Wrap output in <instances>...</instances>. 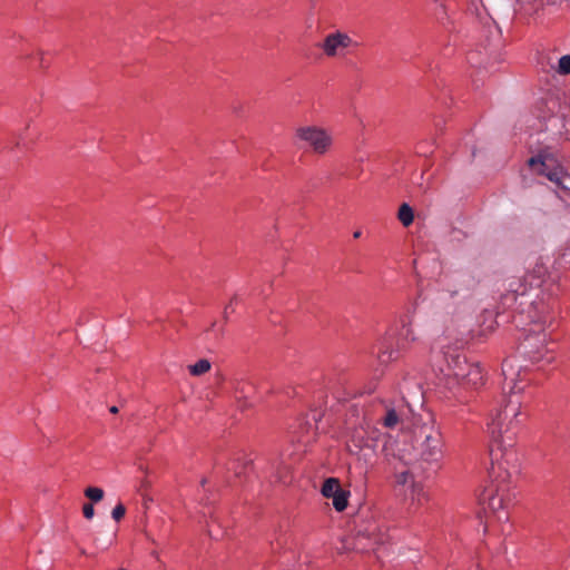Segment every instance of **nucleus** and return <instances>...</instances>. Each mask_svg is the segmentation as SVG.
<instances>
[{
  "label": "nucleus",
  "instance_id": "1",
  "mask_svg": "<svg viewBox=\"0 0 570 570\" xmlns=\"http://www.w3.org/2000/svg\"><path fill=\"white\" fill-rule=\"evenodd\" d=\"M503 393L501 401L491 412L488 423L490 436V475L508 480L520 472V462L514 444L525 421L521 411L522 394L528 384V370L517 356L502 363Z\"/></svg>",
  "mask_w": 570,
  "mask_h": 570
},
{
  "label": "nucleus",
  "instance_id": "2",
  "mask_svg": "<svg viewBox=\"0 0 570 570\" xmlns=\"http://www.w3.org/2000/svg\"><path fill=\"white\" fill-rule=\"evenodd\" d=\"M514 301L520 308L513 316L515 326L523 325L527 320L531 328L522 327L524 337L520 342L518 352L531 363H551L556 357V344L548 342L544 326L551 321L550 313L553 305L544 296L530 298L528 294H515Z\"/></svg>",
  "mask_w": 570,
  "mask_h": 570
},
{
  "label": "nucleus",
  "instance_id": "3",
  "mask_svg": "<svg viewBox=\"0 0 570 570\" xmlns=\"http://www.w3.org/2000/svg\"><path fill=\"white\" fill-rule=\"evenodd\" d=\"M463 340L455 343H441L439 370L442 374L444 389L449 392L446 397L453 399L459 404L469 400L468 393L482 387L485 383V371L476 362H470L464 355Z\"/></svg>",
  "mask_w": 570,
  "mask_h": 570
},
{
  "label": "nucleus",
  "instance_id": "4",
  "mask_svg": "<svg viewBox=\"0 0 570 570\" xmlns=\"http://www.w3.org/2000/svg\"><path fill=\"white\" fill-rule=\"evenodd\" d=\"M384 434L367 422L354 426L346 440V449L350 454L362 461L366 466H372L380 452L389 458V449L384 443Z\"/></svg>",
  "mask_w": 570,
  "mask_h": 570
},
{
  "label": "nucleus",
  "instance_id": "5",
  "mask_svg": "<svg viewBox=\"0 0 570 570\" xmlns=\"http://www.w3.org/2000/svg\"><path fill=\"white\" fill-rule=\"evenodd\" d=\"M415 458L421 463L440 468L445 454V441L440 425L431 419L414 431Z\"/></svg>",
  "mask_w": 570,
  "mask_h": 570
},
{
  "label": "nucleus",
  "instance_id": "6",
  "mask_svg": "<svg viewBox=\"0 0 570 570\" xmlns=\"http://www.w3.org/2000/svg\"><path fill=\"white\" fill-rule=\"evenodd\" d=\"M535 130L546 134V141L553 144L570 140V107L557 100H549L539 111Z\"/></svg>",
  "mask_w": 570,
  "mask_h": 570
},
{
  "label": "nucleus",
  "instance_id": "7",
  "mask_svg": "<svg viewBox=\"0 0 570 570\" xmlns=\"http://www.w3.org/2000/svg\"><path fill=\"white\" fill-rule=\"evenodd\" d=\"M400 328L390 331L377 343V358L381 364H389L400 357L411 343L416 341L414 316L406 314L400 320Z\"/></svg>",
  "mask_w": 570,
  "mask_h": 570
},
{
  "label": "nucleus",
  "instance_id": "8",
  "mask_svg": "<svg viewBox=\"0 0 570 570\" xmlns=\"http://www.w3.org/2000/svg\"><path fill=\"white\" fill-rule=\"evenodd\" d=\"M528 165L533 174L547 177L562 194L561 197L570 196V175L547 148L529 158Z\"/></svg>",
  "mask_w": 570,
  "mask_h": 570
},
{
  "label": "nucleus",
  "instance_id": "9",
  "mask_svg": "<svg viewBox=\"0 0 570 570\" xmlns=\"http://www.w3.org/2000/svg\"><path fill=\"white\" fill-rule=\"evenodd\" d=\"M401 396L394 400H383L380 405L379 422L386 429L394 430L403 424L407 414V401L405 394L410 392L406 383H400Z\"/></svg>",
  "mask_w": 570,
  "mask_h": 570
},
{
  "label": "nucleus",
  "instance_id": "10",
  "mask_svg": "<svg viewBox=\"0 0 570 570\" xmlns=\"http://www.w3.org/2000/svg\"><path fill=\"white\" fill-rule=\"evenodd\" d=\"M296 142L316 155H325L333 145L332 134L323 127L302 126L295 130Z\"/></svg>",
  "mask_w": 570,
  "mask_h": 570
},
{
  "label": "nucleus",
  "instance_id": "11",
  "mask_svg": "<svg viewBox=\"0 0 570 570\" xmlns=\"http://www.w3.org/2000/svg\"><path fill=\"white\" fill-rule=\"evenodd\" d=\"M488 472L490 473V470ZM518 475L519 473L515 476L504 480L501 478H492L489 474L493 489L487 490L488 508L497 513V518L500 521L508 520V514L503 513V510L508 507V502L510 501L509 491Z\"/></svg>",
  "mask_w": 570,
  "mask_h": 570
},
{
  "label": "nucleus",
  "instance_id": "12",
  "mask_svg": "<svg viewBox=\"0 0 570 570\" xmlns=\"http://www.w3.org/2000/svg\"><path fill=\"white\" fill-rule=\"evenodd\" d=\"M395 483L404 488V492L412 500V504L422 505L429 497L423 485L414 481L413 474L409 470H403L395 473Z\"/></svg>",
  "mask_w": 570,
  "mask_h": 570
},
{
  "label": "nucleus",
  "instance_id": "13",
  "mask_svg": "<svg viewBox=\"0 0 570 570\" xmlns=\"http://www.w3.org/2000/svg\"><path fill=\"white\" fill-rule=\"evenodd\" d=\"M381 541L379 528L376 524L368 527H360L352 549L358 552H368L374 549V546Z\"/></svg>",
  "mask_w": 570,
  "mask_h": 570
},
{
  "label": "nucleus",
  "instance_id": "14",
  "mask_svg": "<svg viewBox=\"0 0 570 570\" xmlns=\"http://www.w3.org/2000/svg\"><path fill=\"white\" fill-rule=\"evenodd\" d=\"M352 39L348 35L336 31L325 37L321 48L327 57H335L342 55L343 51L352 45Z\"/></svg>",
  "mask_w": 570,
  "mask_h": 570
},
{
  "label": "nucleus",
  "instance_id": "15",
  "mask_svg": "<svg viewBox=\"0 0 570 570\" xmlns=\"http://www.w3.org/2000/svg\"><path fill=\"white\" fill-rule=\"evenodd\" d=\"M397 218L403 226H410L414 219V213L412 207L409 204L403 203L399 208Z\"/></svg>",
  "mask_w": 570,
  "mask_h": 570
},
{
  "label": "nucleus",
  "instance_id": "16",
  "mask_svg": "<svg viewBox=\"0 0 570 570\" xmlns=\"http://www.w3.org/2000/svg\"><path fill=\"white\" fill-rule=\"evenodd\" d=\"M348 498L350 491L343 489L341 492H338L332 501L334 509L337 512L344 511L347 508Z\"/></svg>",
  "mask_w": 570,
  "mask_h": 570
},
{
  "label": "nucleus",
  "instance_id": "17",
  "mask_svg": "<svg viewBox=\"0 0 570 570\" xmlns=\"http://www.w3.org/2000/svg\"><path fill=\"white\" fill-rule=\"evenodd\" d=\"M210 362L206 358L198 360L196 363L189 365L191 375L199 376L210 370Z\"/></svg>",
  "mask_w": 570,
  "mask_h": 570
},
{
  "label": "nucleus",
  "instance_id": "18",
  "mask_svg": "<svg viewBox=\"0 0 570 570\" xmlns=\"http://www.w3.org/2000/svg\"><path fill=\"white\" fill-rule=\"evenodd\" d=\"M341 487L340 482L335 478H328L324 481L321 493L325 498H330L333 495L334 491H337V488Z\"/></svg>",
  "mask_w": 570,
  "mask_h": 570
},
{
  "label": "nucleus",
  "instance_id": "19",
  "mask_svg": "<svg viewBox=\"0 0 570 570\" xmlns=\"http://www.w3.org/2000/svg\"><path fill=\"white\" fill-rule=\"evenodd\" d=\"M85 495L92 502H98L104 498V490L97 487H88L85 490Z\"/></svg>",
  "mask_w": 570,
  "mask_h": 570
},
{
  "label": "nucleus",
  "instance_id": "20",
  "mask_svg": "<svg viewBox=\"0 0 570 570\" xmlns=\"http://www.w3.org/2000/svg\"><path fill=\"white\" fill-rule=\"evenodd\" d=\"M557 72L560 75H570V55H564L559 59Z\"/></svg>",
  "mask_w": 570,
  "mask_h": 570
},
{
  "label": "nucleus",
  "instance_id": "21",
  "mask_svg": "<svg viewBox=\"0 0 570 570\" xmlns=\"http://www.w3.org/2000/svg\"><path fill=\"white\" fill-rule=\"evenodd\" d=\"M238 302H239V297H238L237 295H235V296L230 299V302L225 306V308H224V318H225L226 321H228V318H229V314H232V313L234 312V307H235V305H237V304H238Z\"/></svg>",
  "mask_w": 570,
  "mask_h": 570
},
{
  "label": "nucleus",
  "instance_id": "22",
  "mask_svg": "<svg viewBox=\"0 0 570 570\" xmlns=\"http://www.w3.org/2000/svg\"><path fill=\"white\" fill-rule=\"evenodd\" d=\"M126 513V508L122 503H118L111 511V517L115 521H119L124 518Z\"/></svg>",
  "mask_w": 570,
  "mask_h": 570
},
{
  "label": "nucleus",
  "instance_id": "23",
  "mask_svg": "<svg viewBox=\"0 0 570 570\" xmlns=\"http://www.w3.org/2000/svg\"><path fill=\"white\" fill-rule=\"evenodd\" d=\"M83 517L88 520L92 519L95 515V509L92 503H85L82 507Z\"/></svg>",
  "mask_w": 570,
  "mask_h": 570
},
{
  "label": "nucleus",
  "instance_id": "24",
  "mask_svg": "<svg viewBox=\"0 0 570 570\" xmlns=\"http://www.w3.org/2000/svg\"><path fill=\"white\" fill-rule=\"evenodd\" d=\"M560 256L564 259L567 257H569V261L570 262V244L567 245V247L563 249V252L560 254Z\"/></svg>",
  "mask_w": 570,
  "mask_h": 570
},
{
  "label": "nucleus",
  "instance_id": "25",
  "mask_svg": "<svg viewBox=\"0 0 570 570\" xmlns=\"http://www.w3.org/2000/svg\"><path fill=\"white\" fill-rule=\"evenodd\" d=\"M416 153H417L419 155L426 156V151H425V150H423V146H422V144L417 145V147H416Z\"/></svg>",
  "mask_w": 570,
  "mask_h": 570
},
{
  "label": "nucleus",
  "instance_id": "26",
  "mask_svg": "<svg viewBox=\"0 0 570 570\" xmlns=\"http://www.w3.org/2000/svg\"><path fill=\"white\" fill-rule=\"evenodd\" d=\"M400 460L403 461L405 464L410 462V459H407L405 455H400Z\"/></svg>",
  "mask_w": 570,
  "mask_h": 570
},
{
  "label": "nucleus",
  "instance_id": "27",
  "mask_svg": "<svg viewBox=\"0 0 570 570\" xmlns=\"http://www.w3.org/2000/svg\"><path fill=\"white\" fill-rule=\"evenodd\" d=\"M343 489L341 487L337 488V491H334L333 495H331L330 498H332V500L336 497V494L338 492H341Z\"/></svg>",
  "mask_w": 570,
  "mask_h": 570
},
{
  "label": "nucleus",
  "instance_id": "28",
  "mask_svg": "<svg viewBox=\"0 0 570 570\" xmlns=\"http://www.w3.org/2000/svg\"><path fill=\"white\" fill-rule=\"evenodd\" d=\"M361 235H362L361 230H356L353 234L354 238H358V237H361Z\"/></svg>",
  "mask_w": 570,
  "mask_h": 570
},
{
  "label": "nucleus",
  "instance_id": "29",
  "mask_svg": "<svg viewBox=\"0 0 570 570\" xmlns=\"http://www.w3.org/2000/svg\"><path fill=\"white\" fill-rule=\"evenodd\" d=\"M110 412L111 413H117L118 412V407L117 406H111L110 407Z\"/></svg>",
  "mask_w": 570,
  "mask_h": 570
},
{
  "label": "nucleus",
  "instance_id": "30",
  "mask_svg": "<svg viewBox=\"0 0 570 570\" xmlns=\"http://www.w3.org/2000/svg\"><path fill=\"white\" fill-rule=\"evenodd\" d=\"M235 473H236V475H238V476H239V475H242L244 472H243V471H240V470H238V468H236V469H235Z\"/></svg>",
  "mask_w": 570,
  "mask_h": 570
},
{
  "label": "nucleus",
  "instance_id": "31",
  "mask_svg": "<svg viewBox=\"0 0 570 570\" xmlns=\"http://www.w3.org/2000/svg\"><path fill=\"white\" fill-rule=\"evenodd\" d=\"M546 272H547V269H546V268H543V271H541V268H539L538 274H539V276H541V275H543Z\"/></svg>",
  "mask_w": 570,
  "mask_h": 570
},
{
  "label": "nucleus",
  "instance_id": "32",
  "mask_svg": "<svg viewBox=\"0 0 570 570\" xmlns=\"http://www.w3.org/2000/svg\"><path fill=\"white\" fill-rule=\"evenodd\" d=\"M412 385H413V387L419 389V383L417 382H414Z\"/></svg>",
  "mask_w": 570,
  "mask_h": 570
},
{
  "label": "nucleus",
  "instance_id": "33",
  "mask_svg": "<svg viewBox=\"0 0 570 570\" xmlns=\"http://www.w3.org/2000/svg\"><path fill=\"white\" fill-rule=\"evenodd\" d=\"M472 570H480L479 566H475Z\"/></svg>",
  "mask_w": 570,
  "mask_h": 570
}]
</instances>
